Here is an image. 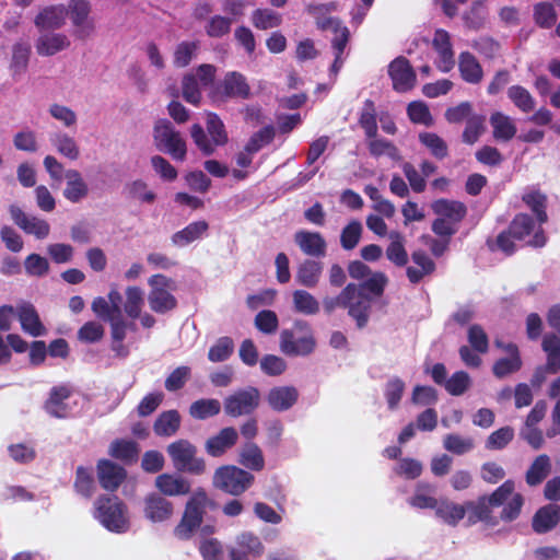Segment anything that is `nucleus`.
Returning <instances> with one entry per match:
<instances>
[{
    "mask_svg": "<svg viewBox=\"0 0 560 560\" xmlns=\"http://www.w3.org/2000/svg\"><path fill=\"white\" fill-rule=\"evenodd\" d=\"M143 303V291L139 287H128L125 298L113 288L108 293V300L102 296L94 299L92 311L96 315H139Z\"/></svg>",
    "mask_w": 560,
    "mask_h": 560,
    "instance_id": "obj_1",
    "label": "nucleus"
},
{
    "mask_svg": "<svg viewBox=\"0 0 560 560\" xmlns=\"http://www.w3.org/2000/svg\"><path fill=\"white\" fill-rule=\"evenodd\" d=\"M215 501L208 495L206 489L197 487L190 492L185 504L182 520L174 529L175 536L179 539L190 538L192 533L200 527L207 510L215 509Z\"/></svg>",
    "mask_w": 560,
    "mask_h": 560,
    "instance_id": "obj_2",
    "label": "nucleus"
},
{
    "mask_svg": "<svg viewBox=\"0 0 560 560\" xmlns=\"http://www.w3.org/2000/svg\"><path fill=\"white\" fill-rule=\"evenodd\" d=\"M316 346L313 329L305 320H295L291 328L280 334V350L288 357H307L315 351Z\"/></svg>",
    "mask_w": 560,
    "mask_h": 560,
    "instance_id": "obj_3",
    "label": "nucleus"
},
{
    "mask_svg": "<svg viewBox=\"0 0 560 560\" xmlns=\"http://www.w3.org/2000/svg\"><path fill=\"white\" fill-rule=\"evenodd\" d=\"M127 506L115 494H102L94 502V517L108 530L125 533L129 528Z\"/></svg>",
    "mask_w": 560,
    "mask_h": 560,
    "instance_id": "obj_4",
    "label": "nucleus"
},
{
    "mask_svg": "<svg viewBox=\"0 0 560 560\" xmlns=\"http://www.w3.org/2000/svg\"><path fill=\"white\" fill-rule=\"evenodd\" d=\"M207 132L199 124H194L190 128V137L200 150L206 155H212L218 147H223L229 142V136L225 126L221 118L215 113L207 114Z\"/></svg>",
    "mask_w": 560,
    "mask_h": 560,
    "instance_id": "obj_5",
    "label": "nucleus"
},
{
    "mask_svg": "<svg viewBox=\"0 0 560 560\" xmlns=\"http://www.w3.org/2000/svg\"><path fill=\"white\" fill-rule=\"evenodd\" d=\"M167 455L177 472L201 476L207 471L206 459L198 456L197 446L190 441L179 439L166 447Z\"/></svg>",
    "mask_w": 560,
    "mask_h": 560,
    "instance_id": "obj_6",
    "label": "nucleus"
},
{
    "mask_svg": "<svg viewBox=\"0 0 560 560\" xmlns=\"http://www.w3.org/2000/svg\"><path fill=\"white\" fill-rule=\"evenodd\" d=\"M255 476L235 465H222L218 467L212 477V486L217 490L233 497L242 495L254 483Z\"/></svg>",
    "mask_w": 560,
    "mask_h": 560,
    "instance_id": "obj_7",
    "label": "nucleus"
},
{
    "mask_svg": "<svg viewBox=\"0 0 560 560\" xmlns=\"http://www.w3.org/2000/svg\"><path fill=\"white\" fill-rule=\"evenodd\" d=\"M486 499L491 506L502 508L500 520L504 523H511L518 518L524 505V497L520 492H515V482L512 479L505 480L493 492L486 494Z\"/></svg>",
    "mask_w": 560,
    "mask_h": 560,
    "instance_id": "obj_8",
    "label": "nucleus"
},
{
    "mask_svg": "<svg viewBox=\"0 0 560 560\" xmlns=\"http://www.w3.org/2000/svg\"><path fill=\"white\" fill-rule=\"evenodd\" d=\"M153 142L159 151L171 155L174 160L184 161L186 159V140L170 120L161 118L155 121Z\"/></svg>",
    "mask_w": 560,
    "mask_h": 560,
    "instance_id": "obj_9",
    "label": "nucleus"
},
{
    "mask_svg": "<svg viewBox=\"0 0 560 560\" xmlns=\"http://www.w3.org/2000/svg\"><path fill=\"white\" fill-rule=\"evenodd\" d=\"M217 68L213 65L203 63L196 68L195 72L186 73L182 80V95L187 103L199 105L202 98L201 86H209L215 79Z\"/></svg>",
    "mask_w": 560,
    "mask_h": 560,
    "instance_id": "obj_10",
    "label": "nucleus"
},
{
    "mask_svg": "<svg viewBox=\"0 0 560 560\" xmlns=\"http://www.w3.org/2000/svg\"><path fill=\"white\" fill-rule=\"evenodd\" d=\"M260 398V392L255 386L237 389L224 398V412L232 418L249 416L259 407Z\"/></svg>",
    "mask_w": 560,
    "mask_h": 560,
    "instance_id": "obj_11",
    "label": "nucleus"
},
{
    "mask_svg": "<svg viewBox=\"0 0 560 560\" xmlns=\"http://www.w3.org/2000/svg\"><path fill=\"white\" fill-rule=\"evenodd\" d=\"M252 95L246 78L236 71L228 72L220 84L209 93L214 103H224L229 98L248 100Z\"/></svg>",
    "mask_w": 560,
    "mask_h": 560,
    "instance_id": "obj_12",
    "label": "nucleus"
},
{
    "mask_svg": "<svg viewBox=\"0 0 560 560\" xmlns=\"http://www.w3.org/2000/svg\"><path fill=\"white\" fill-rule=\"evenodd\" d=\"M96 474L101 487L109 492H115L127 478V470L106 458H102L96 464Z\"/></svg>",
    "mask_w": 560,
    "mask_h": 560,
    "instance_id": "obj_13",
    "label": "nucleus"
},
{
    "mask_svg": "<svg viewBox=\"0 0 560 560\" xmlns=\"http://www.w3.org/2000/svg\"><path fill=\"white\" fill-rule=\"evenodd\" d=\"M388 74L393 81V88L397 92H407L416 84V72L405 57H397L389 63Z\"/></svg>",
    "mask_w": 560,
    "mask_h": 560,
    "instance_id": "obj_14",
    "label": "nucleus"
},
{
    "mask_svg": "<svg viewBox=\"0 0 560 560\" xmlns=\"http://www.w3.org/2000/svg\"><path fill=\"white\" fill-rule=\"evenodd\" d=\"M73 389L69 385H57L54 386L49 396L44 402V410L51 417L58 419L68 418L71 413V408L69 407L67 400L72 396Z\"/></svg>",
    "mask_w": 560,
    "mask_h": 560,
    "instance_id": "obj_15",
    "label": "nucleus"
},
{
    "mask_svg": "<svg viewBox=\"0 0 560 560\" xmlns=\"http://www.w3.org/2000/svg\"><path fill=\"white\" fill-rule=\"evenodd\" d=\"M154 486L163 497H180L191 492V482L179 474L163 472L155 478Z\"/></svg>",
    "mask_w": 560,
    "mask_h": 560,
    "instance_id": "obj_16",
    "label": "nucleus"
},
{
    "mask_svg": "<svg viewBox=\"0 0 560 560\" xmlns=\"http://www.w3.org/2000/svg\"><path fill=\"white\" fill-rule=\"evenodd\" d=\"M238 441V432L234 427H225L215 435L207 439L205 451L211 457H221L234 447Z\"/></svg>",
    "mask_w": 560,
    "mask_h": 560,
    "instance_id": "obj_17",
    "label": "nucleus"
},
{
    "mask_svg": "<svg viewBox=\"0 0 560 560\" xmlns=\"http://www.w3.org/2000/svg\"><path fill=\"white\" fill-rule=\"evenodd\" d=\"M174 512L173 503L160 493H150L144 499V516L153 523L171 518Z\"/></svg>",
    "mask_w": 560,
    "mask_h": 560,
    "instance_id": "obj_18",
    "label": "nucleus"
},
{
    "mask_svg": "<svg viewBox=\"0 0 560 560\" xmlns=\"http://www.w3.org/2000/svg\"><path fill=\"white\" fill-rule=\"evenodd\" d=\"M432 46L439 55L436 62L438 68L442 72L451 71L455 66V59L450 34L444 30H436L432 40Z\"/></svg>",
    "mask_w": 560,
    "mask_h": 560,
    "instance_id": "obj_19",
    "label": "nucleus"
},
{
    "mask_svg": "<svg viewBox=\"0 0 560 560\" xmlns=\"http://www.w3.org/2000/svg\"><path fill=\"white\" fill-rule=\"evenodd\" d=\"M560 523V505L549 503L539 508L532 520V528L536 534H546Z\"/></svg>",
    "mask_w": 560,
    "mask_h": 560,
    "instance_id": "obj_20",
    "label": "nucleus"
},
{
    "mask_svg": "<svg viewBox=\"0 0 560 560\" xmlns=\"http://www.w3.org/2000/svg\"><path fill=\"white\" fill-rule=\"evenodd\" d=\"M299 399V392L294 386L272 387L266 397L269 407L277 412L292 408Z\"/></svg>",
    "mask_w": 560,
    "mask_h": 560,
    "instance_id": "obj_21",
    "label": "nucleus"
},
{
    "mask_svg": "<svg viewBox=\"0 0 560 560\" xmlns=\"http://www.w3.org/2000/svg\"><path fill=\"white\" fill-rule=\"evenodd\" d=\"M294 242L307 256L324 257L326 255L327 243L318 232L298 231L294 234Z\"/></svg>",
    "mask_w": 560,
    "mask_h": 560,
    "instance_id": "obj_22",
    "label": "nucleus"
},
{
    "mask_svg": "<svg viewBox=\"0 0 560 560\" xmlns=\"http://www.w3.org/2000/svg\"><path fill=\"white\" fill-rule=\"evenodd\" d=\"M431 208L435 214L453 224L460 222L467 214L466 206L457 200L439 199Z\"/></svg>",
    "mask_w": 560,
    "mask_h": 560,
    "instance_id": "obj_23",
    "label": "nucleus"
},
{
    "mask_svg": "<svg viewBox=\"0 0 560 560\" xmlns=\"http://www.w3.org/2000/svg\"><path fill=\"white\" fill-rule=\"evenodd\" d=\"M490 125L492 127V136L497 141L508 142L515 137L517 131L514 120L501 112L491 114Z\"/></svg>",
    "mask_w": 560,
    "mask_h": 560,
    "instance_id": "obj_24",
    "label": "nucleus"
},
{
    "mask_svg": "<svg viewBox=\"0 0 560 560\" xmlns=\"http://www.w3.org/2000/svg\"><path fill=\"white\" fill-rule=\"evenodd\" d=\"M180 415L172 409L161 412L153 423V431L158 436H173L180 428Z\"/></svg>",
    "mask_w": 560,
    "mask_h": 560,
    "instance_id": "obj_25",
    "label": "nucleus"
},
{
    "mask_svg": "<svg viewBox=\"0 0 560 560\" xmlns=\"http://www.w3.org/2000/svg\"><path fill=\"white\" fill-rule=\"evenodd\" d=\"M458 68L464 81L478 84L482 80V68L476 57L469 51H464L459 55Z\"/></svg>",
    "mask_w": 560,
    "mask_h": 560,
    "instance_id": "obj_26",
    "label": "nucleus"
},
{
    "mask_svg": "<svg viewBox=\"0 0 560 560\" xmlns=\"http://www.w3.org/2000/svg\"><path fill=\"white\" fill-rule=\"evenodd\" d=\"M551 471V459L547 454L538 455L525 474V481L529 487L540 485Z\"/></svg>",
    "mask_w": 560,
    "mask_h": 560,
    "instance_id": "obj_27",
    "label": "nucleus"
},
{
    "mask_svg": "<svg viewBox=\"0 0 560 560\" xmlns=\"http://www.w3.org/2000/svg\"><path fill=\"white\" fill-rule=\"evenodd\" d=\"M238 463L253 471L265 468V458L261 448L255 442H246L238 455Z\"/></svg>",
    "mask_w": 560,
    "mask_h": 560,
    "instance_id": "obj_28",
    "label": "nucleus"
},
{
    "mask_svg": "<svg viewBox=\"0 0 560 560\" xmlns=\"http://www.w3.org/2000/svg\"><path fill=\"white\" fill-rule=\"evenodd\" d=\"M67 186L63 191L65 197L71 202H78L89 192L86 183L77 170H69L65 173Z\"/></svg>",
    "mask_w": 560,
    "mask_h": 560,
    "instance_id": "obj_29",
    "label": "nucleus"
},
{
    "mask_svg": "<svg viewBox=\"0 0 560 560\" xmlns=\"http://www.w3.org/2000/svg\"><path fill=\"white\" fill-rule=\"evenodd\" d=\"M350 290L348 299H345V310L349 315H364L370 305L369 296L354 283H349L343 290Z\"/></svg>",
    "mask_w": 560,
    "mask_h": 560,
    "instance_id": "obj_30",
    "label": "nucleus"
},
{
    "mask_svg": "<svg viewBox=\"0 0 560 560\" xmlns=\"http://www.w3.org/2000/svg\"><path fill=\"white\" fill-rule=\"evenodd\" d=\"M390 243L386 248V257L397 267H404L408 262V253L405 248V237L400 232L389 233Z\"/></svg>",
    "mask_w": 560,
    "mask_h": 560,
    "instance_id": "obj_31",
    "label": "nucleus"
},
{
    "mask_svg": "<svg viewBox=\"0 0 560 560\" xmlns=\"http://www.w3.org/2000/svg\"><path fill=\"white\" fill-rule=\"evenodd\" d=\"M467 523L474 525L478 522H490L492 518V509L489 505L486 494L480 495L476 501H466Z\"/></svg>",
    "mask_w": 560,
    "mask_h": 560,
    "instance_id": "obj_32",
    "label": "nucleus"
},
{
    "mask_svg": "<svg viewBox=\"0 0 560 560\" xmlns=\"http://www.w3.org/2000/svg\"><path fill=\"white\" fill-rule=\"evenodd\" d=\"M541 348L547 354L546 370L556 374L560 371V338L555 334H547L542 338Z\"/></svg>",
    "mask_w": 560,
    "mask_h": 560,
    "instance_id": "obj_33",
    "label": "nucleus"
},
{
    "mask_svg": "<svg viewBox=\"0 0 560 560\" xmlns=\"http://www.w3.org/2000/svg\"><path fill=\"white\" fill-rule=\"evenodd\" d=\"M322 271V262L306 259L299 266L295 278L301 285L314 288L319 281Z\"/></svg>",
    "mask_w": 560,
    "mask_h": 560,
    "instance_id": "obj_34",
    "label": "nucleus"
},
{
    "mask_svg": "<svg viewBox=\"0 0 560 560\" xmlns=\"http://www.w3.org/2000/svg\"><path fill=\"white\" fill-rule=\"evenodd\" d=\"M208 229L209 224L205 220L192 222L183 230L174 233L172 235V243L176 246H185L199 240Z\"/></svg>",
    "mask_w": 560,
    "mask_h": 560,
    "instance_id": "obj_35",
    "label": "nucleus"
},
{
    "mask_svg": "<svg viewBox=\"0 0 560 560\" xmlns=\"http://www.w3.org/2000/svg\"><path fill=\"white\" fill-rule=\"evenodd\" d=\"M67 9L62 4L49 5L37 14V26L47 28H59L63 25Z\"/></svg>",
    "mask_w": 560,
    "mask_h": 560,
    "instance_id": "obj_36",
    "label": "nucleus"
},
{
    "mask_svg": "<svg viewBox=\"0 0 560 560\" xmlns=\"http://www.w3.org/2000/svg\"><path fill=\"white\" fill-rule=\"evenodd\" d=\"M435 515L450 526H456L466 515L464 504L454 503L447 500L440 501Z\"/></svg>",
    "mask_w": 560,
    "mask_h": 560,
    "instance_id": "obj_37",
    "label": "nucleus"
},
{
    "mask_svg": "<svg viewBox=\"0 0 560 560\" xmlns=\"http://www.w3.org/2000/svg\"><path fill=\"white\" fill-rule=\"evenodd\" d=\"M433 487L425 482H419L416 488L415 494L409 499V504L412 508L424 510L431 509L436 511L440 501L432 495Z\"/></svg>",
    "mask_w": 560,
    "mask_h": 560,
    "instance_id": "obj_38",
    "label": "nucleus"
},
{
    "mask_svg": "<svg viewBox=\"0 0 560 560\" xmlns=\"http://www.w3.org/2000/svg\"><path fill=\"white\" fill-rule=\"evenodd\" d=\"M108 453L116 459L131 463L138 458L139 446L135 441L117 439L112 442Z\"/></svg>",
    "mask_w": 560,
    "mask_h": 560,
    "instance_id": "obj_39",
    "label": "nucleus"
},
{
    "mask_svg": "<svg viewBox=\"0 0 560 560\" xmlns=\"http://www.w3.org/2000/svg\"><path fill=\"white\" fill-rule=\"evenodd\" d=\"M66 359L69 355V345L66 339L57 338L48 346L45 341L37 340V364L45 361L46 357Z\"/></svg>",
    "mask_w": 560,
    "mask_h": 560,
    "instance_id": "obj_40",
    "label": "nucleus"
},
{
    "mask_svg": "<svg viewBox=\"0 0 560 560\" xmlns=\"http://www.w3.org/2000/svg\"><path fill=\"white\" fill-rule=\"evenodd\" d=\"M148 302L150 308L155 313L171 312L177 304L174 295L163 288L151 290L148 296Z\"/></svg>",
    "mask_w": 560,
    "mask_h": 560,
    "instance_id": "obj_41",
    "label": "nucleus"
},
{
    "mask_svg": "<svg viewBox=\"0 0 560 560\" xmlns=\"http://www.w3.org/2000/svg\"><path fill=\"white\" fill-rule=\"evenodd\" d=\"M74 491L84 499H91L95 492V480L90 468L79 466L73 482Z\"/></svg>",
    "mask_w": 560,
    "mask_h": 560,
    "instance_id": "obj_42",
    "label": "nucleus"
},
{
    "mask_svg": "<svg viewBox=\"0 0 560 560\" xmlns=\"http://www.w3.org/2000/svg\"><path fill=\"white\" fill-rule=\"evenodd\" d=\"M70 40L63 34H47L40 36L37 43V52L51 56L69 47Z\"/></svg>",
    "mask_w": 560,
    "mask_h": 560,
    "instance_id": "obj_43",
    "label": "nucleus"
},
{
    "mask_svg": "<svg viewBox=\"0 0 560 560\" xmlns=\"http://www.w3.org/2000/svg\"><path fill=\"white\" fill-rule=\"evenodd\" d=\"M221 404L214 398H201L194 401L189 407V415L197 420H205L219 415Z\"/></svg>",
    "mask_w": 560,
    "mask_h": 560,
    "instance_id": "obj_44",
    "label": "nucleus"
},
{
    "mask_svg": "<svg viewBox=\"0 0 560 560\" xmlns=\"http://www.w3.org/2000/svg\"><path fill=\"white\" fill-rule=\"evenodd\" d=\"M366 143L370 154L374 158L387 155L394 161L401 158L398 148L386 139L377 138V136L366 137Z\"/></svg>",
    "mask_w": 560,
    "mask_h": 560,
    "instance_id": "obj_45",
    "label": "nucleus"
},
{
    "mask_svg": "<svg viewBox=\"0 0 560 560\" xmlns=\"http://www.w3.org/2000/svg\"><path fill=\"white\" fill-rule=\"evenodd\" d=\"M252 23L258 30L276 28L282 24V15L268 8H259L252 13Z\"/></svg>",
    "mask_w": 560,
    "mask_h": 560,
    "instance_id": "obj_46",
    "label": "nucleus"
},
{
    "mask_svg": "<svg viewBox=\"0 0 560 560\" xmlns=\"http://www.w3.org/2000/svg\"><path fill=\"white\" fill-rule=\"evenodd\" d=\"M511 102L523 113H529L535 108V100L528 90L521 85H512L508 89Z\"/></svg>",
    "mask_w": 560,
    "mask_h": 560,
    "instance_id": "obj_47",
    "label": "nucleus"
},
{
    "mask_svg": "<svg viewBox=\"0 0 560 560\" xmlns=\"http://www.w3.org/2000/svg\"><path fill=\"white\" fill-rule=\"evenodd\" d=\"M236 545L238 550L246 552L247 556L260 557L265 551L260 538L252 532L241 533L236 537Z\"/></svg>",
    "mask_w": 560,
    "mask_h": 560,
    "instance_id": "obj_48",
    "label": "nucleus"
},
{
    "mask_svg": "<svg viewBox=\"0 0 560 560\" xmlns=\"http://www.w3.org/2000/svg\"><path fill=\"white\" fill-rule=\"evenodd\" d=\"M363 232L362 223L358 220L350 221L341 231L340 245L345 250L355 248Z\"/></svg>",
    "mask_w": 560,
    "mask_h": 560,
    "instance_id": "obj_49",
    "label": "nucleus"
},
{
    "mask_svg": "<svg viewBox=\"0 0 560 560\" xmlns=\"http://www.w3.org/2000/svg\"><path fill=\"white\" fill-rule=\"evenodd\" d=\"M359 125L364 130L365 137L377 136L376 109L372 100L364 102V107L359 117Z\"/></svg>",
    "mask_w": 560,
    "mask_h": 560,
    "instance_id": "obj_50",
    "label": "nucleus"
},
{
    "mask_svg": "<svg viewBox=\"0 0 560 560\" xmlns=\"http://www.w3.org/2000/svg\"><path fill=\"white\" fill-rule=\"evenodd\" d=\"M534 229L535 222L533 218L526 213L517 214L509 225L510 234L517 241H523Z\"/></svg>",
    "mask_w": 560,
    "mask_h": 560,
    "instance_id": "obj_51",
    "label": "nucleus"
},
{
    "mask_svg": "<svg viewBox=\"0 0 560 560\" xmlns=\"http://www.w3.org/2000/svg\"><path fill=\"white\" fill-rule=\"evenodd\" d=\"M523 201L536 214L539 223H545L548 220L546 212L547 197L538 190H532L523 196Z\"/></svg>",
    "mask_w": 560,
    "mask_h": 560,
    "instance_id": "obj_52",
    "label": "nucleus"
},
{
    "mask_svg": "<svg viewBox=\"0 0 560 560\" xmlns=\"http://www.w3.org/2000/svg\"><path fill=\"white\" fill-rule=\"evenodd\" d=\"M443 446L455 455H464L470 452L475 444L471 438H463L459 434L450 433L444 436Z\"/></svg>",
    "mask_w": 560,
    "mask_h": 560,
    "instance_id": "obj_53",
    "label": "nucleus"
},
{
    "mask_svg": "<svg viewBox=\"0 0 560 560\" xmlns=\"http://www.w3.org/2000/svg\"><path fill=\"white\" fill-rule=\"evenodd\" d=\"M534 21L541 28H550L556 24L557 12L549 2H539L534 5Z\"/></svg>",
    "mask_w": 560,
    "mask_h": 560,
    "instance_id": "obj_54",
    "label": "nucleus"
},
{
    "mask_svg": "<svg viewBox=\"0 0 560 560\" xmlns=\"http://www.w3.org/2000/svg\"><path fill=\"white\" fill-rule=\"evenodd\" d=\"M419 141L430 150L434 158L439 160L446 158L448 154L446 142L434 132L420 133Z\"/></svg>",
    "mask_w": 560,
    "mask_h": 560,
    "instance_id": "obj_55",
    "label": "nucleus"
},
{
    "mask_svg": "<svg viewBox=\"0 0 560 560\" xmlns=\"http://www.w3.org/2000/svg\"><path fill=\"white\" fill-rule=\"evenodd\" d=\"M405 388V382L397 376L392 377L385 384L384 396L390 410H395L398 407L402 398Z\"/></svg>",
    "mask_w": 560,
    "mask_h": 560,
    "instance_id": "obj_56",
    "label": "nucleus"
},
{
    "mask_svg": "<svg viewBox=\"0 0 560 560\" xmlns=\"http://www.w3.org/2000/svg\"><path fill=\"white\" fill-rule=\"evenodd\" d=\"M486 117L483 115H472L466 120V127L463 131V141L474 144L485 131Z\"/></svg>",
    "mask_w": 560,
    "mask_h": 560,
    "instance_id": "obj_57",
    "label": "nucleus"
},
{
    "mask_svg": "<svg viewBox=\"0 0 560 560\" xmlns=\"http://www.w3.org/2000/svg\"><path fill=\"white\" fill-rule=\"evenodd\" d=\"M465 25L470 30H480L486 23V12L482 0H475L463 15Z\"/></svg>",
    "mask_w": 560,
    "mask_h": 560,
    "instance_id": "obj_58",
    "label": "nucleus"
},
{
    "mask_svg": "<svg viewBox=\"0 0 560 560\" xmlns=\"http://www.w3.org/2000/svg\"><path fill=\"white\" fill-rule=\"evenodd\" d=\"M514 438V430L512 427H502L493 431L486 440L487 450H503L506 447Z\"/></svg>",
    "mask_w": 560,
    "mask_h": 560,
    "instance_id": "obj_59",
    "label": "nucleus"
},
{
    "mask_svg": "<svg viewBox=\"0 0 560 560\" xmlns=\"http://www.w3.org/2000/svg\"><path fill=\"white\" fill-rule=\"evenodd\" d=\"M522 364L521 355L501 358L494 362L492 373L498 378H504L508 375L520 371Z\"/></svg>",
    "mask_w": 560,
    "mask_h": 560,
    "instance_id": "obj_60",
    "label": "nucleus"
},
{
    "mask_svg": "<svg viewBox=\"0 0 560 560\" xmlns=\"http://www.w3.org/2000/svg\"><path fill=\"white\" fill-rule=\"evenodd\" d=\"M125 190L129 198L137 199L145 203H152L156 198L155 194L148 189L147 183L141 179L127 184Z\"/></svg>",
    "mask_w": 560,
    "mask_h": 560,
    "instance_id": "obj_61",
    "label": "nucleus"
},
{
    "mask_svg": "<svg viewBox=\"0 0 560 560\" xmlns=\"http://www.w3.org/2000/svg\"><path fill=\"white\" fill-rule=\"evenodd\" d=\"M275 138V128L272 126H266L257 132L253 133L246 143V150L248 152H258L267 144L271 143Z\"/></svg>",
    "mask_w": 560,
    "mask_h": 560,
    "instance_id": "obj_62",
    "label": "nucleus"
},
{
    "mask_svg": "<svg viewBox=\"0 0 560 560\" xmlns=\"http://www.w3.org/2000/svg\"><path fill=\"white\" fill-rule=\"evenodd\" d=\"M407 114L410 120L415 124H421L424 126H431L433 118L430 114L429 107L423 102H411L408 104Z\"/></svg>",
    "mask_w": 560,
    "mask_h": 560,
    "instance_id": "obj_63",
    "label": "nucleus"
},
{
    "mask_svg": "<svg viewBox=\"0 0 560 560\" xmlns=\"http://www.w3.org/2000/svg\"><path fill=\"white\" fill-rule=\"evenodd\" d=\"M470 385V377L465 371L455 372L445 383L446 392L453 396L463 395Z\"/></svg>",
    "mask_w": 560,
    "mask_h": 560,
    "instance_id": "obj_64",
    "label": "nucleus"
}]
</instances>
